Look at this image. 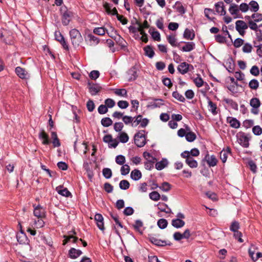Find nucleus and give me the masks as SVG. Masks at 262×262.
<instances>
[{"mask_svg":"<svg viewBox=\"0 0 262 262\" xmlns=\"http://www.w3.org/2000/svg\"><path fill=\"white\" fill-rule=\"evenodd\" d=\"M70 36L72 45L75 47H78L83 41V38L79 31L76 29H72L70 31Z\"/></svg>","mask_w":262,"mask_h":262,"instance_id":"1","label":"nucleus"},{"mask_svg":"<svg viewBox=\"0 0 262 262\" xmlns=\"http://www.w3.org/2000/svg\"><path fill=\"white\" fill-rule=\"evenodd\" d=\"M134 121L132 124V127H136L139 125L141 128H145L149 123V120L146 118H143L141 115H137L134 117Z\"/></svg>","mask_w":262,"mask_h":262,"instance_id":"2","label":"nucleus"},{"mask_svg":"<svg viewBox=\"0 0 262 262\" xmlns=\"http://www.w3.org/2000/svg\"><path fill=\"white\" fill-rule=\"evenodd\" d=\"M145 130H140L134 136L135 144L139 147H142L146 143Z\"/></svg>","mask_w":262,"mask_h":262,"instance_id":"3","label":"nucleus"},{"mask_svg":"<svg viewBox=\"0 0 262 262\" xmlns=\"http://www.w3.org/2000/svg\"><path fill=\"white\" fill-rule=\"evenodd\" d=\"M181 156L183 158L186 159V163L191 168H196L198 164L196 160H195L192 157L190 156L188 154V151L185 150L181 154Z\"/></svg>","mask_w":262,"mask_h":262,"instance_id":"4","label":"nucleus"},{"mask_svg":"<svg viewBox=\"0 0 262 262\" xmlns=\"http://www.w3.org/2000/svg\"><path fill=\"white\" fill-rule=\"evenodd\" d=\"M237 141L244 147H248L249 145L250 138L245 133H240L237 135Z\"/></svg>","mask_w":262,"mask_h":262,"instance_id":"5","label":"nucleus"},{"mask_svg":"<svg viewBox=\"0 0 262 262\" xmlns=\"http://www.w3.org/2000/svg\"><path fill=\"white\" fill-rule=\"evenodd\" d=\"M250 105L252 107L251 112L254 115H257L259 113L258 108L260 105V100L257 98H253L250 101Z\"/></svg>","mask_w":262,"mask_h":262,"instance_id":"6","label":"nucleus"},{"mask_svg":"<svg viewBox=\"0 0 262 262\" xmlns=\"http://www.w3.org/2000/svg\"><path fill=\"white\" fill-rule=\"evenodd\" d=\"M248 26L243 20H237L235 23V29L240 35L244 36L245 31V30L248 29Z\"/></svg>","mask_w":262,"mask_h":262,"instance_id":"7","label":"nucleus"},{"mask_svg":"<svg viewBox=\"0 0 262 262\" xmlns=\"http://www.w3.org/2000/svg\"><path fill=\"white\" fill-rule=\"evenodd\" d=\"M193 69V66L186 62H182L177 67L178 71L183 75L185 74L189 71L192 70Z\"/></svg>","mask_w":262,"mask_h":262,"instance_id":"8","label":"nucleus"},{"mask_svg":"<svg viewBox=\"0 0 262 262\" xmlns=\"http://www.w3.org/2000/svg\"><path fill=\"white\" fill-rule=\"evenodd\" d=\"M34 211L33 214L38 218H45L46 217L45 209L40 205H33Z\"/></svg>","mask_w":262,"mask_h":262,"instance_id":"9","label":"nucleus"},{"mask_svg":"<svg viewBox=\"0 0 262 262\" xmlns=\"http://www.w3.org/2000/svg\"><path fill=\"white\" fill-rule=\"evenodd\" d=\"M55 38L56 40H57L61 43V45L65 50H69L68 45L65 41L63 36L59 31H55Z\"/></svg>","mask_w":262,"mask_h":262,"instance_id":"10","label":"nucleus"},{"mask_svg":"<svg viewBox=\"0 0 262 262\" xmlns=\"http://www.w3.org/2000/svg\"><path fill=\"white\" fill-rule=\"evenodd\" d=\"M15 72L17 76L21 79H28L30 77V74L28 72L20 67L16 68Z\"/></svg>","mask_w":262,"mask_h":262,"instance_id":"11","label":"nucleus"},{"mask_svg":"<svg viewBox=\"0 0 262 262\" xmlns=\"http://www.w3.org/2000/svg\"><path fill=\"white\" fill-rule=\"evenodd\" d=\"M231 149L227 147L226 149H223L220 152V158L223 163H225L229 156H231Z\"/></svg>","mask_w":262,"mask_h":262,"instance_id":"12","label":"nucleus"},{"mask_svg":"<svg viewBox=\"0 0 262 262\" xmlns=\"http://www.w3.org/2000/svg\"><path fill=\"white\" fill-rule=\"evenodd\" d=\"M95 220L98 228L103 231L104 230L103 217L101 214L97 213L95 215Z\"/></svg>","mask_w":262,"mask_h":262,"instance_id":"13","label":"nucleus"},{"mask_svg":"<svg viewBox=\"0 0 262 262\" xmlns=\"http://www.w3.org/2000/svg\"><path fill=\"white\" fill-rule=\"evenodd\" d=\"M16 238L20 244H28L29 243L27 235L22 231L17 234Z\"/></svg>","mask_w":262,"mask_h":262,"instance_id":"14","label":"nucleus"},{"mask_svg":"<svg viewBox=\"0 0 262 262\" xmlns=\"http://www.w3.org/2000/svg\"><path fill=\"white\" fill-rule=\"evenodd\" d=\"M38 137L41 140L42 144L48 145L50 143L48 135L43 130H41L39 132Z\"/></svg>","mask_w":262,"mask_h":262,"instance_id":"15","label":"nucleus"},{"mask_svg":"<svg viewBox=\"0 0 262 262\" xmlns=\"http://www.w3.org/2000/svg\"><path fill=\"white\" fill-rule=\"evenodd\" d=\"M72 13L69 11L64 12L62 16V23L63 25H68L71 21Z\"/></svg>","mask_w":262,"mask_h":262,"instance_id":"16","label":"nucleus"},{"mask_svg":"<svg viewBox=\"0 0 262 262\" xmlns=\"http://www.w3.org/2000/svg\"><path fill=\"white\" fill-rule=\"evenodd\" d=\"M82 254V252L79 249L72 248L69 251V256L72 259H76Z\"/></svg>","mask_w":262,"mask_h":262,"instance_id":"17","label":"nucleus"},{"mask_svg":"<svg viewBox=\"0 0 262 262\" xmlns=\"http://www.w3.org/2000/svg\"><path fill=\"white\" fill-rule=\"evenodd\" d=\"M216 12L221 15H225L226 13L225 9L224 4L223 2H220L215 4Z\"/></svg>","mask_w":262,"mask_h":262,"instance_id":"18","label":"nucleus"},{"mask_svg":"<svg viewBox=\"0 0 262 262\" xmlns=\"http://www.w3.org/2000/svg\"><path fill=\"white\" fill-rule=\"evenodd\" d=\"M205 160L210 167H213L215 166L217 163V160L214 155H206L205 156Z\"/></svg>","mask_w":262,"mask_h":262,"instance_id":"19","label":"nucleus"},{"mask_svg":"<svg viewBox=\"0 0 262 262\" xmlns=\"http://www.w3.org/2000/svg\"><path fill=\"white\" fill-rule=\"evenodd\" d=\"M195 43L193 42H187L181 50L183 52H190L195 48Z\"/></svg>","mask_w":262,"mask_h":262,"instance_id":"20","label":"nucleus"},{"mask_svg":"<svg viewBox=\"0 0 262 262\" xmlns=\"http://www.w3.org/2000/svg\"><path fill=\"white\" fill-rule=\"evenodd\" d=\"M62 187L61 186H59L56 188V190L57 191L58 194L66 197H69L71 195V193L67 188L61 189Z\"/></svg>","mask_w":262,"mask_h":262,"instance_id":"21","label":"nucleus"},{"mask_svg":"<svg viewBox=\"0 0 262 262\" xmlns=\"http://www.w3.org/2000/svg\"><path fill=\"white\" fill-rule=\"evenodd\" d=\"M168 164V162L166 159H162V160L156 163V168L158 170H161L166 167Z\"/></svg>","mask_w":262,"mask_h":262,"instance_id":"22","label":"nucleus"},{"mask_svg":"<svg viewBox=\"0 0 262 262\" xmlns=\"http://www.w3.org/2000/svg\"><path fill=\"white\" fill-rule=\"evenodd\" d=\"M89 92L92 95H96L100 90V87L97 84L89 83Z\"/></svg>","mask_w":262,"mask_h":262,"instance_id":"23","label":"nucleus"},{"mask_svg":"<svg viewBox=\"0 0 262 262\" xmlns=\"http://www.w3.org/2000/svg\"><path fill=\"white\" fill-rule=\"evenodd\" d=\"M127 76L129 81H133L136 79L137 75L135 68L133 67L128 70Z\"/></svg>","mask_w":262,"mask_h":262,"instance_id":"24","label":"nucleus"},{"mask_svg":"<svg viewBox=\"0 0 262 262\" xmlns=\"http://www.w3.org/2000/svg\"><path fill=\"white\" fill-rule=\"evenodd\" d=\"M239 8L238 5L235 4H232L229 9V11L231 15H236L234 18L237 17V14L239 12Z\"/></svg>","mask_w":262,"mask_h":262,"instance_id":"25","label":"nucleus"},{"mask_svg":"<svg viewBox=\"0 0 262 262\" xmlns=\"http://www.w3.org/2000/svg\"><path fill=\"white\" fill-rule=\"evenodd\" d=\"M171 224L174 227L180 228L185 225V222L181 219H176L172 220Z\"/></svg>","mask_w":262,"mask_h":262,"instance_id":"26","label":"nucleus"},{"mask_svg":"<svg viewBox=\"0 0 262 262\" xmlns=\"http://www.w3.org/2000/svg\"><path fill=\"white\" fill-rule=\"evenodd\" d=\"M156 161L157 159L156 158L147 160L144 163V166L145 169L148 170H151V169L154 167V164Z\"/></svg>","mask_w":262,"mask_h":262,"instance_id":"27","label":"nucleus"},{"mask_svg":"<svg viewBox=\"0 0 262 262\" xmlns=\"http://www.w3.org/2000/svg\"><path fill=\"white\" fill-rule=\"evenodd\" d=\"M228 122L230 125L234 128H238L240 127V122L235 118H230L228 119Z\"/></svg>","mask_w":262,"mask_h":262,"instance_id":"28","label":"nucleus"},{"mask_svg":"<svg viewBox=\"0 0 262 262\" xmlns=\"http://www.w3.org/2000/svg\"><path fill=\"white\" fill-rule=\"evenodd\" d=\"M141 177L142 173L139 170L134 169L130 173L131 178L135 181L139 180L141 179Z\"/></svg>","mask_w":262,"mask_h":262,"instance_id":"29","label":"nucleus"},{"mask_svg":"<svg viewBox=\"0 0 262 262\" xmlns=\"http://www.w3.org/2000/svg\"><path fill=\"white\" fill-rule=\"evenodd\" d=\"M51 138L53 139L52 143L54 147L60 146V143L56 132H52L51 133Z\"/></svg>","mask_w":262,"mask_h":262,"instance_id":"30","label":"nucleus"},{"mask_svg":"<svg viewBox=\"0 0 262 262\" xmlns=\"http://www.w3.org/2000/svg\"><path fill=\"white\" fill-rule=\"evenodd\" d=\"M183 36L184 37L187 39L192 40L194 38L195 35L192 30L186 29L184 31Z\"/></svg>","mask_w":262,"mask_h":262,"instance_id":"31","label":"nucleus"},{"mask_svg":"<svg viewBox=\"0 0 262 262\" xmlns=\"http://www.w3.org/2000/svg\"><path fill=\"white\" fill-rule=\"evenodd\" d=\"M149 33L155 40L160 41L161 40L160 34L159 32L157 31H155V29L150 28L149 30Z\"/></svg>","mask_w":262,"mask_h":262,"instance_id":"32","label":"nucleus"},{"mask_svg":"<svg viewBox=\"0 0 262 262\" xmlns=\"http://www.w3.org/2000/svg\"><path fill=\"white\" fill-rule=\"evenodd\" d=\"M109 36L111 37L114 38L115 40L119 46H121L122 47H124L125 46V40L120 35H117L115 37L112 35H109Z\"/></svg>","mask_w":262,"mask_h":262,"instance_id":"33","label":"nucleus"},{"mask_svg":"<svg viewBox=\"0 0 262 262\" xmlns=\"http://www.w3.org/2000/svg\"><path fill=\"white\" fill-rule=\"evenodd\" d=\"M150 241L152 243L158 246H164L166 245H170V244H167L165 241L158 239L155 237L150 238Z\"/></svg>","mask_w":262,"mask_h":262,"instance_id":"34","label":"nucleus"},{"mask_svg":"<svg viewBox=\"0 0 262 262\" xmlns=\"http://www.w3.org/2000/svg\"><path fill=\"white\" fill-rule=\"evenodd\" d=\"M157 205L158 209L161 211L164 212L166 213H168L171 212V209L164 203H159Z\"/></svg>","mask_w":262,"mask_h":262,"instance_id":"35","label":"nucleus"},{"mask_svg":"<svg viewBox=\"0 0 262 262\" xmlns=\"http://www.w3.org/2000/svg\"><path fill=\"white\" fill-rule=\"evenodd\" d=\"M164 105V100L162 99H155L154 101L151 103V107L153 108L160 107Z\"/></svg>","mask_w":262,"mask_h":262,"instance_id":"36","label":"nucleus"},{"mask_svg":"<svg viewBox=\"0 0 262 262\" xmlns=\"http://www.w3.org/2000/svg\"><path fill=\"white\" fill-rule=\"evenodd\" d=\"M223 101L226 103H227V104L230 105L232 108H233L234 110L237 109L238 105H237V103L235 102V101H234L232 99H229V98H224L223 99Z\"/></svg>","mask_w":262,"mask_h":262,"instance_id":"37","label":"nucleus"},{"mask_svg":"<svg viewBox=\"0 0 262 262\" xmlns=\"http://www.w3.org/2000/svg\"><path fill=\"white\" fill-rule=\"evenodd\" d=\"M93 32L98 35H103L105 33H107L108 35H110L104 27H98L94 29Z\"/></svg>","mask_w":262,"mask_h":262,"instance_id":"38","label":"nucleus"},{"mask_svg":"<svg viewBox=\"0 0 262 262\" xmlns=\"http://www.w3.org/2000/svg\"><path fill=\"white\" fill-rule=\"evenodd\" d=\"M144 50L145 51V54L146 56H147L149 58H152L154 57L155 55V52L150 46H147L144 47Z\"/></svg>","mask_w":262,"mask_h":262,"instance_id":"39","label":"nucleus"},{"mask_svg":"<svg viewBox=\"0 0 262 262\" xmlns=\"http://www.w3.org/2000/svg\"><path fill=\"white\" fill-rule=\"evenodd\" d=\"M43 219V218H38L37 221H35L34 222V226L32 225V228H40L43 227L45 225V222Z\"/></svg>","mask_w":262,"mask_h":262,"instance_id":"40","label":"nucleus"},{"mask_svg":"<svg viewBox=\"0 0 262 262\" xmlns=\"http://www.w3.org/2000/svg\"><path fill=\"white\" fill-rule=\"evenodd\" d=\"M119 139L121 143H126L129 140L128 135L125 132H121L119 134L118 136Z\"/></svg>","mask_w":262,"mask_h":262,"instance_id":"41","label":"nucleus"},{"mask_svg":"<svg viewBox=\"0 0 262 262\" xmlns=\"http://www.w3.org/2000/svg\"><path fill=\"white\" fill-rule=\"evenodd\" d=\"M114 93L119 96L126 97L127 96V91L124 89H116L114 90Z\"/></svg>","mask_w":262,"mask_h":262,"instance_id":"42","label":"nucleus"},{"mask_svg":"<svg viewBox=\"0 0 262 262\" xmlns=\"http://www.w3.org/2000/svg\"><path fill=\"white\" fill-rule=\"evenodd\" d=\"M134 117L129 116H124L122 117V121L126 125H130L132 126V124L134 121Z\"/></svg>","mask_w":262,"mask_h":262,"instance_id":"43","label":"nucleus"},{"mask_svg":"<svg viewBox=\"0 0 262 262\" xmlns=\"http://www.w3.org/2000/svg\"><path fill=\"white\" fill-rule=\"evenodd\" d=\"M167 39L168 42L173 47L177 46V39L175 35H169L167 36Z\"/></svg>","mask_w":262,"mask_h":262,"instance_id":"44","label":"nucleus"},{"mask_svg":"<svg viewBox=\"0 0 262 262\" xmlns=\"http://www.w3.org/2000/svg\"><path fill=\"white\" fill-rule=\"evenodd\" d=\"M256 38L257 41H262V24L258 26L257 30L256 31Z\"/></svg>","mask_w":262,"mask_h":262,"instance_id":"45","label":"nucleus"},{"mask_svg":"<svg viewBox=\"0 0 262 262\" xmlns=\"http://www.w3.org/2000/svg\"><path fill=\"white\" fill-rule=\"evenodd\" d=\"M90 41V45L92 46L96 45L99 42V39L92 34H89L88 36Z\"/></svg>","mask_w":262,"mask_h":262,"instance_id":"46","label":"nucleus"},{"mask_svg":"<svg viewBox=\"0 0 262 262\" xmlns=\"http://www.w3.org/2000/svg\"><path fill=\"white\" fill-rule=\"evenodd\" d=\"M185 138L188 142H192L196 139V136L195 134L193 132L189 133L186 134Z\"/></svg>","mask_w":262,"mask_h":262,"instance_id":"47","label":"nucleus"},{"mask_svg":"<svg viewBox=\"0 0 262 262\" xmlns=\"http://www.w3.org/2000/svg\"><path fill=\"white\" fill-rule=\"evenodd\" d=\"M193 82L198 88L202 87L204 84V81L200 75H198V77L193 79Z\"/></svg>","mask_w":262,"mask_h":262,"instance_id":"48","label":"nucleus"},{"mask_svg":"<svg viewBox=\"0 0 262 262\" xmlns=\"http://www.w3.org/2000/svg\"><path fill=\"white\" fill-rule=\"evenodd\" d=\"M101 123L103 126L108 127L112 124L113 121L110 118L105 117L102 119Z\"/></svg>","mask_w":262,"mask_h":262,"instance_id":"49","label":"nucleus"},{"mask_svg":"<svg viewBox=\"0 0 262 262\" xmlns=\"http://www.w3.org/2000/svg\"><path fill=\"white\" fill-rule=\"evenodd\" d=\"M149 198L155 201H158L160 199V194L157 191H152L149 194Z\"/></svg>","mask_w":262,"mask_h":262,"instance_id":"50","label":"nucleus"},{"mask_svg":"<svg viewBox=\"0 0 262 262\" xmlns=\"http://www.w3.org/2000/svg\"><path fill=\"white\" fill-rule=\"evenodd\" d=\"M208 107H209V110L211 112V113L213 115H216L217 114L216 112V105L215 103L212 102L211 101H209L208 102Z\"/></svg>","mask_w":262,"mask_h":262,"instance_id":"51","label":"nucleus"},{"mask_svg":"<svg viewBox=\"0 0 262 262\" xmlns=\"http://www.w3.org/2000/svg\"><path fill=\"white\" fill-rule=\"evenodd\" d=\"M172 95L175 99H177L180 102H184L185 101L184 97L177 91L173 92Z\"/></svg>","mask_w":262,"mask_h":262,"instance_id":"52","label":"nucleus"},{"mask_svg":"<svg viewBox=\"0 0 262 262\" xmlns=\"http://www.w3.org/2000/svg\"><path fill=\"white\" fill-rule=\"evenodd\" d=\"M102 174L103 176L106 178V179H110L111 178L112 176V172L110 168H104L102 170Z\"/></svg>","mask_w":262,"mask_h":262,"instance_id":"53","label":"nucleus"},{"mask_svg":"<svg viewBox=\"0 0 262 262\" xmlns=\"http://www.w3.org/2000/svg\"><path fill=\"white\" fill-rule=\"evenodd\" d=\"M249 6L250 7V10L254 12H257L259 9V5L255 1H251L249 3Z\"/></svg>","mask_w":262,"mask_h":262,"instance_id":"54","label":"nucleus"},{"mask_svg":"<svg viewBox=\"0 0 262 262\" xmlns=\"http://www.w3.org/2000/svg\"><path fill=\"white\" fill-rule=\"evenodd\" d=\"M122 166L121 167V173L122 175L125 176L130 171L129 166L127 164L122 165Z\"/></svg>","mask_w":262,"mask_h":262,"instance_id":"55","label":"nucleus"},{"mask_svg":"<svg viewBox=\"0 0 262 262\" xmlns=\"http://www.w3.org/2000/svg\"><path fill=\"white\" fill-rule=\"evenodd\" d=\"M64 239L63 240V245H66L68 242L71 241V240H72V242L73 243H76V241L78 240V238L76 236H74L73 235H70V236H64Z\"/></svg>","mask_w":262,"mask_h":262,"instance_id":"56","label":"nucleus"},{"mask_svg":"<svg viewBox=\"0 0 262 262\" xmlns=\"http://www.w3.org/2000/svg\"><path fill=\"white\" fill-rule=\"evenodd\" d=\"M159 188L163 191L167 192L170 190L171 186V185L168 182H164L162 185L159 186Z\"/></svg>","mask_w":262,"mask_h":262,"instance_id":"57","label":"nucleus"},{"mask_svg":"<svg viewBox=\"0 0 262 262\" xmlns=\"http://www.w3.org/2000/svg\"><path fill=\"white\" fill-rule=\"evenodd\" d=\"M115 161L119 165H123L125 162V158L123 155H118L116 157Z\"/></svg>","mask_w":262,"mask_h":262,"instance_id":"58","label":"nucleus"},{"mask_svg":"<svg viewBox=\"0 0 262 262\" xmlns=\"http://www.w3.org/2000/svg\"><path fill=\"white\" fill-rule=\"evenodd\" d=\"M119 187L123 190L127 189L129 187V183L127 180H122L120 182Z\"/></svg>","mask_w":262,"mask_h":262,"instance_id":"59","label":"nucleus"},{"mask_svg":"<svg viewBox=\"0 0 262 262\" xmlns=\"http://www.w3.org/2000/svg\"><path fill=\"white\" fill-rule=\"evenodd\" d=\"M249 87L253 90H256L259 86L258 81L255 79L251 80L249 83Z\"/></svg>","mask_w":262,"mask_h":262,"instance_id":"60","label":"nucleus"},{"mask_svg":"<svg viewBox=\"0 0 262 262\" xmlns=\"http://www.w3.org/2000/svg\"><path fill=\"white\" fill-rule=\"evenodd\" d=\"M167 221L166 220L164 219H160L157 223L158 227L161 229H164L167 226Z\"/></svg>","mask_w":262,"mask_h":262,"instance_id":"61","label":"nucleus"},{"mask_svg":"<svg viewBox=\"0 0 262 262\" xmlns=\"http://www.w3.org/2000/svg\"><path fill=\"white\" fill-rule=\"evenodd\" d=\"M252 50V47L251 44L249 43H246L244 44L242 48V50L243 52L246 53H251Z\"/></svg>","mask_w":262,"mask_h":262,"instance_id":"62","label":"nucleus"},{"mask_svg":"<svg viewBox=\"0 0 262 262\" xmlns=\"http://www.w3.org/2000/svg\"><path fill=\"white\" fill-rule=\"evenodd\" d=\"M253 133L256 136H259L262 134V128L259 125L254 126L252 128Z\"/></svg>","mask_w":262,"mask_h":262,"instance_id":"63","label":"nucleus"},{"mask_svg":"<svg viewBox=\"0 0 262 262\" xmlns=\"http://www.w3.org/2000/svg\"><path fill=\"white\" fill-rule=\"evenodd\" d=\"M251 18L254 19L255 22H259L262 20V14L260 13H254L251 15Z\"/></svg>","mask_w":262,"mask_h":262,"instance_id":"64","label":"nucleus"}]
</instances>
